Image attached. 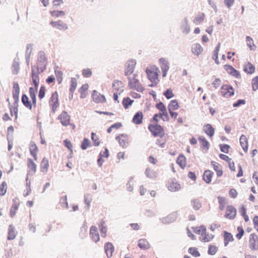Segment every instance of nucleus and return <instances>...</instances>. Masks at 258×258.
Masks as SVG:
<instances>
[{
    "label": "nucleus",
    "instance_id": "obj_1",
    "mask_svg": "<svg viewBox=\"0 0 258 258\" xmlns=\"http://www.w3.org/2000/svg\"><path fill=\"white\" fill-rule=\"evenodd\" d=\"M159 72L158 68L155 66H151L146 68V73L148 78L153 83L151 86H155L158 84Z\"/></svg>",
    "mask_w": 258,
    "mask_h": 258
},
{
    "label": "nucleus",
    "instance_id": "obj_2",
    "mask_svg": "<svg viewBox=\"0 0 258 258\" xmlns=\"http://www.w3.org/2000/svg\"><path fill=\"white\" fill-rule=\"evenodd\" d=\"M148 130L155 137L162 138L165 135V132L162 126L158 123H151L148 125Z\"/></svg>",
    "mask_w": 258,
    "mask_h": 258
},
{
    "label": "nucleus",
    "instance_id": "obj_3",
    "mask_svg": "<svg viewBox=\"0 0 258 258\" xmlns=\"http://www.w3.org/2000/svg\"><path fill=\"white\" fill-rule=\"evenodd\" d=\"M137 75L135 74L132 77H128V87L133 90L142 92L144 89L139 80L137 79Z\"/></svg>",
    "mask_w": 258,
    "mask_h": 258
},
{
    "label": "nucleus",
    "instance_id": "obj_4",
    "mask_svg": "<svg viewBox=\"0 0 258 258\" xmlns=\"http://www.w3.org/2000/svg\"><path fill=\"white\" fill-rule=\"evenodd\" d=\"M28 166L30 168V171L27 175L26 178V189L24 190L23 196L26 197L29 195L31 192V179H29V177H31L32 174H31V170H32V159L31 158L28 159Z\"/></svg>",
    "mask_w": 258,
    "mask_h": 258
},
{
    "label": "nucleus",
    "instance_id": "obj_5",
    "mask_svg": "<svg viewBox=\"0 0 258 258\" xmlns=\"http://www.w3.org/2000/svg\"><path fill=\"white\" fill-rule=\"evenodd\" d=\"M49 104L52 111L55 112L59 104L58 102V95L57 92H54L52 94L49 101Z\"/></svg>",
    "mask_w": 258,
    "mask_h": 258
},
{
    "label": "nucleus",
    "instance_id": "obj_6",
    "mask_svg": "<svg viewBox=\"0 0 258 258\" xmlns=\"http://www.w3.org/2000/svg\"><path fill=\"white\" fill-rule=\"evenodd\" d=\"M248 246L252 250L258 249V236L256 234L252 233L249 235Z\"/></svg>",
    "mask_w": 258,
    "mask_h": 258
},
{
    "label": "nucleus",
    "instance_id": "obj_7",
    "mask_svg": "<svg viewBox=\"0 0 258 258\" xmlns=\"http://www.w3.org/2000/svg\"><path fill=\"white\" fill-rule=\"evenodd\" d=\"M136 65V61L134 59L128 60L125 64L124 75L126 76H129L134 71Z\"/></svg>",
    "mask_w": 258,
    "mask_h": 258
},
{
    "label": "nucleus",
    "instance_id": "obj_8",
    "mask_svg": "<svg viewBox=\"0 0 258 258\" xmlns=\"http://www.w3.org/2000/svg\"><path fill=\"white\" fill-rule=\"evenodd\" d=\"M237 214L236 209L232 205L228 206L225 210V218L229 220L234 219Z\"/></svg>",
    "mask_w": 258,
    "mask_h": 258
},
{
    "label": "nucleus",
    "instance_id": "obj_9",
    "mask_svg": "<svg viewBox=\"0 0 258 258\" xmlns=\"http://www.w3.org/2000/svg\"><path fill=\"white\" fill-rule=\"evenodd\" d=\"M221 94L225 97H229L234 95L233 88L228 85H224L221 87Z\"/></svg>",
    "mask_w": 258,
    "mask_h": 258
},
{
    "label": "nucleus",
    "instance_id": "obj_10",
    "mask_svg": "<svg viewBox=\"0 0 258 258\" xmlns=\"http://www.w3.org/2000/svg\"><path fill=\"white\" fill-rule=\"evenodd\" d=\"M92 97L93 101L97 103H102L106 102L105 96L96 90L93 91Z\"/></svg>",
    "mask_w": 258,
    "mask_h": 258
},
{
    "label": "nucleus",
    "instance_id": "obj_11",
    "mask_svg": "<svg viewBox=\"0 0 258 258\" xmlns=\"http://www.w3.org/2000/svg\"><path fill=\"white\" fill-rule=\"evenodd\" d=\"M219 157L222 160H224L227 162L228 166L231 171H235V163L231 158H230L228 156L223 154H220L219 155Z\"/></svg>",
    "mask_w": 258,
    "mask_h": 258
},
{
    "label": "nucleus",
    "instance_id": "obj_12",
    "mask_svg": "<svg viewBox=\"0 0 258 258\" xmlns=\"http://www.w3.org/2000/svg\"><path fill=\"white\" fill-rule=\"evenodd\" d=\"M39 56L38 58V65L40 67L41 69H45L47 65V59L46 57L45 54L43 52H40L39 53Z\"/></svg>",
    "mask_w": 258,
    "mask_h": 258
},
{
    "label": "nucleus",
    "instance_id": "obj_13",
    "mask_svg": "<svg viewBox=\"0 0 258 258\" xmlns=\"http://www.w3.org/2000/svg\"><path fill=\"white\" fill-rule=\"evenodd\" d=\"M116 140L122 147H126L128 144V137L125 134H121L116 137Z\"/></svg>",
    "mask_w": 258,
    "mask_h": 258
},
{
    "label": "nucleus",
    "instance_id": "obj_14",
    "mask_svg": "<svg viewBox=\"0 0 258 258\" xmlns=\"http://www.w3.org/2000/svg\"><path fill=\"white\" fill-rule=\"evenodd\" d=\"M58 118L63 125L67 126L70 123V116L66 111L62 112Z\"/></svg>",
    "mask_w": 258,
    "mask_h": 258
},
{
    "label": "nucleus",
    "instance_id": "obj_15",
    "mask_svg": "<svg viewBox=\"0 0 258 258\" xmlns=\"http://www.w3.org/2000/svg\"><path fill=\"white\" fill-rule=\"evenodd\" d=\"M203 131L210 139H212L215 134V128L210 123L204 125Z\"/></svg>",
    "mask_w": 258,
    "mask_h": 258
},
{
    "label": "nucleus",
    "instance_id": "obj_16",
    "mask_svg": "<svg viewBox=\"0 0 258 258\" xmlns=\"http://www.w3.org/2000/svg\"><path fill=\"white\" fill-rule=\"evenodd\" d=\"M90 235L91 239L95 242L99 241L100 237L97 231V228L95 226H92L90 229Z\"/></svg>",
    "mask_w": 258,
    "mask_h": 258
},
{
    "label": "nucleus",
    "instance_id": "obj_17",
    "mask_svg": "<svg viewBox=\"0 0 258 258\" xmlns=\"http://www.w3.org/2000/svg\"><path fill=\"white\" fill-rule=\"evenodd\" d=\"M13 99H14V102L13 103V106L10 107L11 115L13 116V111H14V114L15 115V118H17V114H18V102L19 100V96H13Z\"/></svg>",
    "mask_w": 258,
    "mask_h": 258
},
{
    "label": "nucleus",
    "instance_id": "obj_18",
    "mask_svg": "<svg viewBox=\"0 0 258 258\" xmlns=\"http://www.w3.org/2000/svg\"><path fill=\"white\" fill-rule=\"evenodd\" d=\"M211 164L213 166L214 170L215 171L217 176H222L223 174L222 166L219 163L213 161L211 162Z\"/></svg>",
    "mask_w": 258,
    "mask_h": 258
},
{
    "label": "nucleus",
    "instance_id": "obj_19",
    "mask_svg": "<svg viewBox=\"0 0 258 258\" xmlns=\"http://www.w3.org/2000/svg\"><path fill=\"white\" fill-rule=\"evenodd\" d=\"M225 70L230 75L239 78L240 77L239 72L235 70L233 67L230 65L226 64L224 66Z\"/></svg>",
    "mask_w": 258,
    "mask_h": 258
},
{
    "label": "nucleus",
    "instance_id": "obj_20",
    "mask_svg": "<svg viewBox=\"0 0 258 258\" xmlns=\"http://www.w3.org/2000/svg\"><path fill=\"white\" fill-rule=\"evenodd\" d=\"M104 249L107 257H111L114 251V247L113 244L110 242H107L104 245Z\"/></svg>",
    "mask_w": 258,
    "mask_h": 258
},
{
    "label": "nucleus",
    "instance_id": "obj_21",
    "mask_svg": "<svg viewBox=\"0 0 258 258\" xmlns=\"http://www.w3.org/2000/svg\"><path fill=\"white\" fill-rule=\"evenodd\" d=\"M159 63L163 72V76L165 77L169 68L168 62L165 58H161L159 59Z\"/></svg>",
    "mask_w": 258,
    "mask_h": 258
},
{
    "label": "nucleus",
    "instance_id": "obj_22",
    "mask_svg": "<svg viewBox=\"0 0 258 258\" xmlns=\"http://www.w3.org/2000/svg\"><path fill=\"white\" fill-rule=\"evenodd\" d=\"M167 188L170 191L175 192L178 191L181 189V185L177 182L172 181L169 182Z\"/></svg>",
    "mask_w": 258,
    "mask_h": 258
},
{
    "label": "nucleus",
    "instance_id": "obj_23",
    "mask_svg": "<svg viewBox=\"0 0 258 258\" xmlns=\"http://www.w3.org/2000/svg\"><path fill=\"white\" fill-rule=\"evenodd\" d=\"M239 142L243 151L245 153H246L248 151V140L247 137L244 135H241L239 139Z\"/></svg>",
    "mask_w": 258,
    "mask_h": 258
},
{
    "label": "nucleus",
    "instance_id": "obj_24",
    "mask_svg": "<svg viewBox=\"0 0 258 258\" xmlns=\"http://www.w3.org/2000/svg\"><path fill=\"white\" fill-rule=\"evenodd\" d=\"M19 205V200L17 198L13 199V204L10 209V216L13 217L16 214V211L18 209Z\"/></svg>",
    "mask_w": 258,
    "mask_h": 258
},
{
    "label": "nucleus",
    "instance_id": "obj_25",
    "mask_svg": "<svg viewBox=\"0 0 258 258\" xmlns=\"http://www.w3.org/2000/svg\"><path fill=\"white\" fill-rule=\"evenodd\" d=\"M113 90L115 92L121 93L123 91V83L121 81H114L112 84Z\"/></svg>",
    "mask_w": 258,
    "mask_h": 258
},
{
    "label": "nucleus",
    "instance_id": "obj_26",
    "mask_svg": "<svg viewBox=\"0 0 258 258\" xmlns=\"http://www.w3.org/2000/svg\"><path fill=\"white\" fill-rule=\"evenodd\" d=\"M176 163L182 169H184L187 164L186 158L185 156L180 154L177 158Z\"/></svg>",
    "mask_w": 258,
    "mask_h": 258
},
{
    "label": "nucleus",
    "instance_id": "obj_27",
    "mask_svg": "<svg viewBox=\"0 0 258 258\" xmlns=\"http://www.w3.org/2000/svg\"><path fill=\"white\" fill-rule=\"evenodd\" d=\"M143 112L142 111H139L134 116L132 121L136 124H141L143 122Z\"/></svg>",
    "mask_w": 258,
    "mask_h": 258
},
{
    "label": "nucleus",
    "instance_id": "obj_28",
    "mask_svg": "<svg viewBox=\"0 0 258 258\" xmlns=\"http://www.w3.org/2000/svg\"><path fill=\"white\" fill-rule=\"evenodd\" d=\"M50 24L53 27L57 28L60 30H66L68 29L67 24L62 23L61 21H51Z\"/></svg>",
    "mask_w": 258,
    "mask_h": 258
},
{
    "label": "nucleus",
    "instance_id": "obj_29",
    "mask_svg": "<svg viewBox=\"0 0 258 258\" xmlns=\"http://www.w3.org/2000/svg\"><path fill=\"white\" fill-rule=\"evenodd\" d=\"M213 175V172L210 170H207L203 174V178L207 183H210L212 181Z\"/></svg>",
    "mask_w": 258,
    "mask_h": 258
},
{
    "label": "nucleus",
    "instance_id": "obj_30",
    "mask_svg": "<svg viewBox=\"0 0 258 258\" xmlns=\"http://www.w3.org/2000/svg\"><path fill=\"white\" fill-rule=\"evenodd\" d=\"M199 141L200 143L201 148L206 151H207L210 147V143L206 140V139L203 136H200L198 138Z\"/></svg>",
    "mask_w": 258,
    "mask_h": 258
},
{
    "label": "nucleus",
    "instance_id": "obj_31",
    "mask_svg": "<svg viewBox=\"0 0 258 258\" xmlns=\"http://www.w3.org/2000/svg\"><path fill=\"white\" fill-rule=\"evenodd\" d=\"M223 237L225 246H227L230 242L234 241V238L232 234L226 231H224Z\"/></svg>",
    "mask_w": 258,
    "mask_h": 258
},
{
    "label": "nucleus",
    "instance_id": "obj_32",
    "mask_svg": "<svg viewBox=\"0 0 258 258\" xmlns=\"http://www.w3.org/2000/svg\"><path fill=\"white\" fill-rule=\"evenodd\" d=\"M244 71L249 74H253L255 72V67L250 62H247L244 66Z\"/></svg>",
    "mask_w": 258,
    "mask_h": 258
},
{
    "label": "nucleus",
    "instance_id": "obj_33",
    "mask_svg": "<svg viewBox=\"0 0 258 258\" xmlns=\"http://www.w3.org/2000/svg\"><path fill=\"white\" fill-rule=\"evenodd\" d=\"M138 246L142 249L146 250L150 247V244L145 238L141 239L138 241Z\"/></svg>",
    "mask_w": 258,
    "mask_h": 258
},
{
    "label": "nucleus",
    "instance_id": "obj_34",
    "mask_svg": "<svg viewBox=\"0 0 258 258\" xmlns=\"http://www.w3.org/2000/svg\"><path fill=\"white\" fill-rule=\"evenodd\" d=\"M191 51L194 54L198 56L202 53L203 49L200 44L196 43L192 45Z\"/></svg>",
    "mask_w": 258,
    "mask_h": 258
},
{
    "label": "nucleus",
    "instance_id": "obj_35",
    "mask_svg": "<svg viewBox=\"0 0 258 258\" xmlns=\"http://www.w3.org/2000/svg\"><path fill=\"white\" fill-rule=\"evenodd\" d=\"M89 85L88 84L83 85L79 89V92L80 93V97L81 98H85L86 97L88 93Z\"/></svg>",
    "mask_w": 258,
    "mask_h": 258
},
{
    "label": "nucleus",
    "instance_id": "obj_36",
    "mask_svg": "<svg viewBox=\"0 0 258 258\" xmlns=\"http://www.w3.org/2000/svg\"><path fill=\"white\" fill-rule=\"evenodd\" d=\"M19 58L17 57H15L14 59L12 71L14 74H17L19 71Z\"/></svg>",
    "mask_w": 258,
    "mask_h": 258
},
{
    "label": "nucleus",
    "instance_id": "obj_37",
    "mask_svg": "<svg viewBox=\"0 0 258 258\" xmlns=\"http://www.w3.org/2000/svg\"><path fill=\"white\" fill-rule=\"evenodd\" d=\"M21 100L22 102L25 107L29 109L32 108V104L31 103V101H29L28 97L26 94L22 95Z\"/></svg>",
    "mask_w": 258,
    "mask_h": 258
},
{
    "label": "nucleus",
    "instance_id": "obj_38",
    "mask_svg": "<svg viewBox=\"0 0 258 258\" xmlns=\"http://www.w3.org/2000/svg\"><path fill=\"white\" fill-rule=\"evenodd\" d=\"M179 107V105L177 100H172L168 106V111L175 110L178 109Z\"/></svg>",
    "mask_w": 258,
    "mask_h": 258
},
{
    "label": "nucleus",
    "instance_id": "obj_39",
    "mask_svg": "<svg viewBox=\"0 0 258 258\" xmlns=\"http://www.w3.org/2000/svg\"><path fill=\"white\" fill-rule=\"evenodd\" d=\"M16 237L15 228L12 225H10L8 229V236L7 239L9 240L14 239Z\"/></svg>",
    "mask_w": 258,
    "mask_h": 258
},
{
    "label": "nucleus",
    "instance_id": "obj_40",
    "mask_svg": "<svg viewBox=\"0 0 258 258\" xmlns=\"http://www.w3.org/2000/svg\"><path fill=\"white\" fill-rule=\"evenodd\" d=\"M31 47H32L31 44H27V49H26V62L28 65H29V64L30 56H31V53L32 52V48Z\"/></svg>",
    "mask_w": 258,
    "mask_h": 258
},
{
    "label": "nucleus",
    "instance_id": "obj_41",
    "mask_svg": "<svg viewBox=\"0 0 258 258\" xmlns=\"http://www.w3.org/2000/svg\"><path fill=\"white\" fill-rule=\"evenodd\" d=\"M105 222L102 220L100 223V225L99 226L100 231L101 232V235L103 237H105L107 234V228L104 226Z\"/></svg>",
    "mask_w": 258,
    "mask_h": 258
},
{
    "label": "nucleus",
    "instance_id": "obj_42",
    "mask_svg": "<svg viewBox=\"0 0 258 258\" xmlns=\"http://www.w3.org/2000/svg\"><path fill=\"white\" fill-rule=\"evenodd\" d=\"M194 231L195 233L197 234L203 235L205 234V232H206V228L204 225H201L200 226L196 227L194 229Z\"/></svg>",
    "mask_w": 258,
    "mask_h": 258
},
{
    "label": "nucleus",
    "instance_id": "obj_43",
    "mask_svg": "<svg viewBox=\"0 0 258 258\" xmlns=\"http://www.w3.org/2000/svg\"><path fill=\"white\" fill-rule=\"evenodd\" d=\"M214 237V235L209 234L205 232V234L201 236V239L204 242H207L211 241Z\"/></svg>",
    "mask_w": 258,
    "mask_h": 258
},
{
    "label": "nucleus",
    "instance_id": "obj_44",
    "mask_svg": "<svg viewBox=\"0 0 258 258\" xmlns=\"http://www.w3.org/2000/svg\"><path fill=\"white\" fill-rule=\"evenodd\" d=\"M49 166L48 160L43 158L41 162L40 167L42 172H46Z\"/></svg>",
    "mask_w": 258,
    "mask_h": 258
},
{
    "label": "nucleus",
    "instance_id": "obj_45",
    "mask_svg": "<svg viewBox=\"0 0 258 258\" xmlns=\"http://www.w3.org/2000/svg\"><path fill=\"white\" fill-rule=\"evenodd\" d=\"M20 87L17 82H14L13 87V96H19Z\"/></svg>",
    "mask_w": 258,
    "mask_h": 258
},
{
    "label": "nucleus",
    "instance_id": "obj_46",
    "mask_svg": "<svg viewBox=\"0 0 258 258\" xmlns=\"http://www.w3.org/2000/svg\"><path fill=\"white\" fill-rule=\"evenodd\" d=\"M159 115V118H161L163 121H168L169 119V116L168 115V113L166 109L164 110V111H161L158 113Z\"/></svg>",
    "mask_w": 258,
    "mask_h": 258
},
{
    "label": "nucleus",
    "instance_id": "obj_47",
    "mask_svg": "<svg viewBox=\"0 0 258 258\" xmlns=\"http://www.w3.org/2000/svg\"><path fill=\"white\" fill-rule=\"evenodd\" d=\"M219 49H220V44H219L216 47L215 49L214 50L213 53V56H212L213 59L215 60V62L217 64H219V62L218 61V53H219Z\"/></svg>",
    "mask_w": 258,
    "mask_h": 258
},
{
    "label": "nucleus",
    "instance_id": "obj_48",
    "mask_svg": "<svg viewBox=\"0 0 258 258\" xmlns=\"http://www.w3.org/2000/svg\"><path fill=\"white\" fill-rule=\"evenodd\" d=\"M205 19V14L204 13H201L199 14L195 18L194 20V23L196 24H199L201 23Z\"/></svg>",
    "mask_w": 258,
    "mask_h": 258
},
{
    "label": "nucleus",
    "instance_id": "obj_49",
    "mask_svg": "<svg viewBox=\"0 0 258 258\" xmlns=\"http://www.w3.org/2000/svg\"><path fill=\"white\" fill-rule=\"evenodd\" d=\"M247 45L248 46L250 50H254L256 48L255 45L253 43L252 39L250 36H247L246 38Z\"/></svg>",
    "mask_w": 258,
    "mask_h": 258
},
{
    "label": "nucleus",
    "instance_id": "obj_50",
    "mask_svg": "<svg viewBox=\"0 0 258 258\" xmlns=\"http://www.w3.org/2000/svg\"><path fill=\"white\" fill-rule=\"evenodd\" d=\"M77 86V81L75 78H72L71 80V86L70 91L71 93H73L76 90Z\"/></svg>",
    "mask_w": 258,
    "mask_h": 258
},
{
    "label": "nucleus",
    "instance_id": "obj_51",
    "mask_svg": "<svg viewBox=\"0 0 258 258\" xmlns=\"http://www.w3.org/2000/svg\"><path fill=\"white\" fill-rule=\"evenodd\" d=\"M191 205L195 210H199L202 206L201 203L197 199H195L191 201Z\"/></svg>",
    "mask_w": 258,
    "mask_h": 258
},
{
    "label": "nucleus",
    "instance_id": "obj_52",
    "mask_svg": "<svg viewBox=\"0 0 258 258\" xmlns=\"http://www.w3.org/2000/svg\"><path fill=\"white\" fill-rule=\"evenodd\" d=\"M188 252L195 257H198L200 256V253L199 252L198 248L196 247H190L188 250Z\"/></svg>",
    "mask_w": 258,
    "mask_h": 258
},
{
    "label": "nucleus",
    "instance_id": "obj_53",
    "mask_svg": "<svg viewBox=\"0 0 258 258\" xmlns=\"http://www.w3.org/2000/svg\"><path fill=\"white\" fill-rule=\"evenodd\" d=\"M91 139L93 142V145L95 146H98L100 144V141L98 137L94 133L91 134Z\"/></svg>",
    "mask_w": 258,
    "mask_h": 258
},
{
    "label": "nucleus",
    "instance_id": "obj_54",
    "mask_svg": "<svg viewBox=\"0 0 258 258\" xmlns=\"http://www.w3.org/2000/svg\"><path fill=\"white\" fill-rule=\"evenodd\" d=\"M7 183L3 181L0 185V196H4L7 192Z\"/></svg>",
    "mask_w": 258,
    "mask_h": 258
},
{
    "label": "nucleus",
    "instance_id": "obj_55",
    "mask_svg": "<svg viewBox=\"0 0 258 258\" xmlns=\"http://www.w3.org/2000/svg\"><path fill=\"white\" fill-rule=\"evenodd\" d=\"M50 14L52 17H59L63 16L65 13L62 11H53L50 12Z\"/></svg>",
    "mask_w": 258,
    "mask_h": 258
},
{
    "label": "nucleus",
    "instance_id": "obj_56",
    "mask_svg": "<svg viewBox=\"0 0 258 258\" xmlns=\"http://www.w3.org/2000/svg\"><path fill=\"white\" fill-rule=\"evenodd\" d=\"M163 95L168 99H169L174 97V94L171 89H168L165 92H164Z\"/></svg>",
    "mask_w": 258,
    "mask_h": 258
},
{
    "label": "nucleus",
    "instance_id": "obj_57",
    "mask_svg": "<svg viewBox=\"0 0 258 258\" xmlns=\"http://www.w3.org/2000/svg\"><path fill=\"white\" fill-rule=\"evenodd\" d=\"M90 146V142L88 139L85 138L83 140L81 144V148L83 150H86L88 147Z\"/></svg>",
    "mask_w": 258,
    "mask_h": 258
},
{
    "label": "nucleus",
    "instance_id": "obj_58",
    "mask_svg": "<svg viewBox=\"0 0 258 258\" xmlns=\"http://www.w3.org/2000/svg\"><path fill=\"white\" fill-rule=\"evenodd\" d=\"M218 247L213 245H210L208 249V253L209 254L214 255L218 250Z\"/></svg>",
    "mask_w": 258,
    "mask_h": 258
},
{
    "label": "nucleus",
    "instance_id": "obj_59",
    "mask_svg": "<svg viewBox=\"0 0 258 258\" xmlns=\"http://www.w3.org/2000/svg\"><path fill=\"white\" fill-rule=\"evenodd\" d=\"M92 75V71L90 69L87 68L83 70L82 75L85 78L90 77Z\"/></svg>",
    "mask_w": 258,
    "mask_h": 258
},
{
    "label": "nucleus",
    "instance_id": "obj_60",
    "mask_svg": "<svg viewBox=\"0 0 258 258\" xmlns=\"http://www.w3.org/2000/svg\"><path fill=\"white\" fill-rule=\"evenodd\" d=\"M60 204L62 207L68 208V203L67 202V196L62 197L60 199Z\"/></svg>",
    "mask_w": 258,
    "mask_h": 258
},
{
    "label": "nucleus",
    "instance_id": "obj_61",
    "mask_svg": "<svg viewBox=\"0 0 258 258\" xmlns=\"http://www.w3.org/2000/svg\"><path fill=\"white\" fill-rule=\"evenodd\" d=\"M133 101L131 100L129 98L124 99L122 101L123 107L125 108H127L129 106L131 105Z\"/></svg>",
    "mask_w": 258,
    "mask_h": 258
},
{
    "label": "nucleus",
    "instance_id": "obj_62",
    "mask_svg": "<svg viewBox=\"0 0 258 258\" xmlns=\"http://www.w3.org/2000/svg\"><path fill=\"white\" fill-rule=\"evenodd\" d=\"M252 87L254 91L258 89V76L254 77L252 80Z\"/></svg>",
    "mask_w": 258,
    "mask_h": 258
},
{
    "label": "nucleus",
    "instance_id": "obj_63",
    "mask_svg": "<svg viewBox=\"0 0 258 258\" xmlns=\"http://www.w3.org/2000/svg\"><path fill=\"white\" fill-rule=\"evenodd\" d=\"M64 146L66 147H67L71 152V153H73V145L70 141L68 140H65L63 141Z\"/></svg>",
    "mask_w": 258,
    "mask_h": 258
},
{
    "label": "nucleus",
    "instance_id": "obj_64",
    "mask_svg": "<svg viewBox=\"0 0 258 258\" xmlns=\"http://www.w3.org/2000/svg\"><path fill=\"white\" fill-rule=\"evenodd\" d=\"M220 150L225 153H228L229 149L230 148V146L227 144H221L220 146Z\"/></svg>",
    "mask_w": 258,
    "mask_h": 258
}]
</instances>
